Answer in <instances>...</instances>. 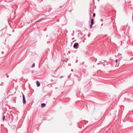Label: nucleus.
I'll return each instance as SVG.
<instances>
[{
    "label": "nucleus",
    "mask_w": 133,
    "mask_h": 133,
    "mask_svg": "<svg viewBox=\"0 0 133 133\" xmlns=\"http://www.w3.org/2000/svg\"><path fill=\"white\" fill-rule=\"evenodd\" d=\"M23 97V104L24 105L26 104V101L25 99V97L23 94L22 93Z\"/></svg>",
    "instance_id": "obj_1"
},
{
    "label": "nucleus",
    "mask_w": 133,
    "mask_h": 133,
    "mask_svg": "<svg viewBox=\"0 0 133 133\" xmlns=\"http://www.w3.org/2000/svg\"><path fill=\"white\" fill-rule=\"evenodd\" d=\"M78 44L77 43H75L73 45V47L74 48L77 49L78 48Z\"/></svg>",
    "instance_id": "obj_2"
},
{
    "label": "nucleus",
    "mask_w": 133,
    "mask_h": 133,
    "mask_svg": "<svg viewBox=\"0 0 133 133\" xmlns=\"http://www.w3.org/2000/svg\"><path fill=\"white\" fill-rule=\"evenodd\" d=\"M37 86V87H39L40 85V83L38 81H36Z\"/></svg>",
    "instance_id": "obj_3"
},
{
    "label": "nucleus",
    "mask_w": 133,
    "mask_h": 133,
    "mask_svg": "<svg viewBox=\"0 0 133 133\" xmlns=\"http://www.w3.org/2000/svg\"><path fill=\"white\" fill-rule=\"evenodd\" d=\"M46 105V104L44 103H42L41 104V108H43Z\"/></svg>",
    "instance_id": "obj_4"
},
{
    "label": "nucleus",
    "mask_w": 133,
    "mask_h": 133,
    "mask_svg": "<svg viewBox=\"0 0 133 133\" xmlns=\"http://www.w3.org/2000/svg\"><path fill=\"white\" fill-rule=\"evenodd\" d=\"M91 24H93L94 23V19L92 18L91 19Z\"/></svg>",
    "instance_id": "obj_5"
},
{
    "label": "nucleus",
    "mask_w": 133,
    "mask_h": 133,
    "mask_svg": "<svg viewBox=\"0 0 133 133\" xmlns=\"http://www.w3.org/2000/svg\"><path fill=\"white\" fill-rule=\"evenodd\" d=\"M43 19H42V18H41V19H40L39 20H38L36 22V23H37V22H39L40 21H41V20H42Z\"/></svg>",
    "instance_id": "obj_6"
},
{
    "label": "nucleus",
    "mask_w": 133,
    "mask_h": 133,
    "mask_svg": "<svg viewBox=\"0 0 133 133\" xmlns=\"http://www.w3.org/2000/svg\"><path fill=\"white\" fill-rule=\"evenodd\" d=\"M35 66V63H34L32 64V65L31 66V67L32 68H33Z\"/></svg>",
    "instance_id": "obj_7"
},
{
    "label": "nucleus",
    "mask_w": 133,
    "mask_h": 133,
    "mask_svg": "<svg viewBox=\"0 0 133 133\" xmlns=\"http://www.w3.org/2000/svg\"><path fill=\"white\" fill-rule=\"evenodd\" d=\"M48 86L49 87H52V85H51V84H48Z\"/></svg>",
    "instance_id": "obj_8"
},
{
    "label": "nucleus",
    "mask_w": 133,
    "mask_h": 133,
    "mask_svg": "<svg viewBox=\"0 0 133 133\" xmlns=\"http://www.w3.org/2000/svg\"><path fill=\"white\" fill-rule=\"evenodd\" d=\"M5 118V116L4 115H3V121H4V120Z\"/></svg>",
    "instance_id": "obj_9"
},
{
    "label": "nucleus",
    "mask_w": 133,
    "mask_h": 133,
    "mask_svg": "<svg viewBox=\"0 0 133 133\" xmlns=\"http://www.w3.org/2000/svg\"><path fill=\"white\" fill-rule=\"evenodd\" d=\"M93 17H95V13H94L93 14Z\"/></svg>",
    "instance_id": "obj_10"
},
{
    "label": "nucleus",
    "mask_w": 133,
    "mask_h": 133,
    "mask_svg": "<svg viewBox=\"0 0 133 133\" xmlns=\"http://www.w3.org/2000/svg\"><path fill=\"white\" fill-rule=\"evenodd\" d=\"M93 24H91V25H90V28H91L92 27V25H93Z\"/></svg>",
    "instance_id": "obj_11"
},
{
    "label": "nucleus",
    "mask_w": 133,
    "mask_h": 133,
    "mask_svg": "<svg viewBox=\"0 0 133 133\" xmlns=\"http://www.w3.org/2000/svg\"><path fill=\"white\" fill-rule=\"evenodd\" d=\"M118 61V60L116 59L115 60V62L116 63H117V62Z\"/></svg>",
    "instance_id": "obj_12"
},
{
    "label": "nucleus",
    "mask_w": 133,
    "mask_h": 133,
    "mask_svg": "<svg viewBox=\"0 0 133 133\" xmlns=\"http://www.w3.org/2000/svg\"><path fill=\"white\" fill-rule=\"evenodd\" d=\"M63 77V76H61L60 77V78H62V77Z\"/></svg>",
    "instance_id": "obj_13"
},
{
    "label": "nucleus",
    "mask_w": 133,
    "mask_h": 133,
    "mask_svg": "<svg viewBox=\"0 0 133 133\" xmlns=\"http://www.w3.org/2000/svg\"><path fill=\"white\" fill-rule=\"evenodd\" d=\"M50 81H51V82H53V81H54V80H53L52 79H51V80H50Z\"/></svg>",
    "instance_id": "obj_14"
},
{
    "label": "nucleus",
    "mask_w": 133,
    "mask_h": 133,
    "mask_svg": "<svg viewBox=\"0 0 133 133\" xmlns=\"http://www.w3.org/2000/svg\"><path fill=\"white\" fill-rule=\"evenodd\" d=\"M103 20L102 19H100V21H103Z\"/></svg>",
    "instance_id": "obj_15"
},
{
    "label": "nucleus",
    "mask_w": 133,
    "mask_h": 133,
    "mask_svg": "<svg viewBox=\"0 0 133 133\" xmlns=\"http://www.w3.org/2000/svg\"><path fill=\"white\" fill-rule=\"evenodd\" d=\"M49 43H50V42L49 41H48L47 42V43L48 44Z\"/></svg>",
    "instance_id": "obj_16"
},
{
    "label": "nucleus",
    "mask_w": 133,
    "mask_h": 133,
    "mask_svg": "<svg viewBox=\"0 0 133 133\" xmlns=\"http://www.w3.org/2000/svg\"><path fill=\"white\" fill-rule=\"evenodd\" d=\"M68 65H69V66H70V65H71V64H68Z\"/></svg>",
    "instance_id": "obj_17"
},
{
    "label": "nucleus",
    "mask_w": 133,
    "mask_h": 133,
    "mask_svg": "<svg viewBox=\"0 0 133 133\" xmlns=\"http://www.w3.org/2000/svg\"><path fill=\"white\" fill-rule=\"evenodd\" d=\"M73 71V70L72 69H71V71Z\"/></svg>",
    "instance_id": "obj_18"
}]
</instances>
